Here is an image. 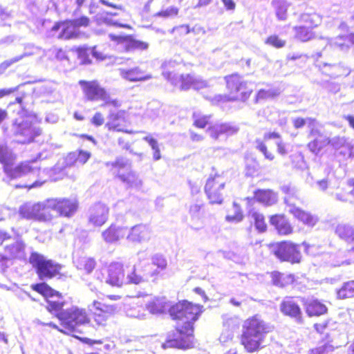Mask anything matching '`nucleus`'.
<instances>
[{"label": "nucleus", "instance_id": "1", "mask_svg": "<svg viewBox=\"0 0 354 354\" xmlns=\"http://www.w3.org/2000/svg\"><path fill=\"white\" fill-rule=\"evenodd\" d=\"M201 313L198 305L183 301L173 305L169 309L172 319L177 321L174 329L167 334L162 344L163 349L187 350L194 347V324Z\"/></svg>", "mask_w": 354, "mask_h": 354}, {"label": "nucleus", "instance_id": "2", "mask_svg": "<svg viewBox=\"0 0 354 354\" xmlns=\"http://www.w3.org/2000/svg\"><path fill=\"white\" fill-rule=\"evenodd\" d=\"M127 266L120 261H112L105 267L103 279L104 283L111 288H122L127 285H140L147 281L156 282L158 272L147 270V266L140 263L134 264L127 272Z\"/></svg>", "mask_w": 354, "mask_h": 354}, {"label": "nucleus", "instance_id": "3", "mask_svg": "<svg viewBox=\"0 0 354 354\" xmlns=\"http://www.w3.org/2000/svg\"><path fill=\"white\" fill-rule=\"evenodd\" d=\"M274 328L261 315L250 316L243 322L239 343L248 353L258 352L266 346V336Z\"/></svg>", "mask_w": 354, "mask_h": 354}, {"label": "nucleus", "instance_id": "4", "mask_svg": "<svg viewBox=\"0 0 354 354\" xmlns=\"http://www.w3.org/2000/svg\"><path fill=\"white\" fill-rule=\"evenodd\" d=\"M17 155L8 146L0 145V163L5 174L10 179L21 178L28 173L39 176L41 168L36 160H29L16 164Z\"/></svg>", "mask_w": 354, "mask_h": 354}, {"label": "nucleus", "instance_id": "5", "mask_svg": "<svg viewBox=\"0 0 354 354\" xmlns=\"http://www.w3.org/2000/svg\"><path fill=\"white\" fill-rule=\"evenodd\" d=\"M292 27L294 37L300 42H308L317 37L315 30L322 24V17L315 12L295 13Z\"/></svg>", "mask_w": 354, "mask_h": 354}, {"label": "nucleus", "instance_id": "6", "mask_svg": "<svg viewBox=\"0 0 354 354\" xmlns=\"http://www.w3.org/2000/svg\"><path fill=\"white\" fill-rule=\"evenodd\" d=\"M227 90L226 100L227 102H247L250 98L253 89L249 86L248 82L237 72L223 77Z\"/></svg>", "mask_w": 354, "mask_h": 354}, {"label": "nucleus", "instance_id": "7", "mask_svg": "<svg viewBox=\"0 0 354 354\" xmlns=\"http://www.w3.org/2000/svg\"><path fill=\"white\" fill-rule=\"evenodd\" d=\"M57 318L62 326L61 333L73 336L78 332L77 326L88 324L91 321L87 310L77 306L66 309L63 313L58 314Z\"/></svg>", "mask_w": 354, "mask_h": 354}, {"label": "nucleus", "instance_id": "8", "mask_svg": "<svg viewBox=\"0 0 354 354\" xmlns=\"http://www.w3.org/2000/svg\"><path fill=\"white\" fill-rule=\"evenodd\" d=\"M15 135L19 137L21 144H30L42 134L41 121L35 115L25 114L16 119L13 124Z\"/></svg>", "mask_w": 354, "mask_h": 354}, {"label": "nucleus", "instance_id": "9", "mask_svg": "<svg viewBox=\"0 0 354 354\" xmlns=\"http://www.w3.org/2000/svg\"><path fill=\"white\" fill-rule=\"evenodd\" d=\"M85 99L89 102H102L103 107L118 108L121 102L118 99H112L106 89L102 86L96 80H84L78 82Z\"/></svg>", "mask_w": 354, "mask_h": 354}, {"label": "nucleus", "instance_id": "10", "mask_svg": "<svg viewBox=\"0 0 354 354\" xmlns=\"http://www.w3.org/2000/svg\"><path fill=\"white\" fill-rule=\"evenodd\" d=\"M91 21L86 16L77 19H65L56 21L51 28L54 32L59 31L57 38L62 40H69L78 38L80 36L79 28L87 27Z\"/></svg>", "mask_w": 354, "mask_h": 354}, {"label": "nucleus", "instance_id": "11", "mask_svg": "<svg viewBox=\"0 0 354 354\" xmlns=\"http://www.w3.org/2000/svg\"><path fill=\"white\" fill-rule=\"evenodd\" d=\"M29 263L35 269L40 279H51L60 274L62 266L38 252H34L30 254Z\"/></svg>", "mask_w": 354, "mask_h": 354}, {"label": "nucleus", "instance_id": "12", "mask_svg": "<svg viewBox=\"0 0 354 354\" xmlns=\"http://www.w3.org/2000/svg\"><path fill=\"white\" fill-rule=\"evenodd\" d=\"M273 247L274 255L281 262H288L290 264H298L301 262L302 254L300 245L292 241L284 240L271 243Z\"/></svg>", "mask_w": 354, "mask_h": 354}, {"label": "nucleus", "instance_id": "13", "mask_svg": "<svg viewBox=\"0 0 354 354\" xmlns=\"http://www.w3.org/2000/svg\"><path fill=\"white\" fill-rule=\"evenodd\" d=\"M226 180L218 174L209 176L207 178L204 191L207 199L212 204H221L227 194L225 188Z\"/></svg>", "mask_w": 354, "mask_h": 354}, {"label": "nucleus", "instance_id": "14", "mask_svg": "<svg viewBox=\"0 0 354 354\" xmlns=\"http://www.w3.org/2000/svg\"><path fill=\"white\" fill-rule=\"evenodd\" d=\"M19 214L21 218L37 221H49L53 218L47 209L46 201L36 203H24L19 209Z\"/></svg>", "mask_w": 354, "mask_h": 354}, {"label": "nucleus", "instance_id": "15", "mask_svg": "<svg viewBox=\"0 0 354 354\" xmlns=\"http://www.w3.org/2000/svg\"><path fill=\"white\" fill-rule=\"evenodd\" d=\"M47 209L50 215L56 211L60 216L71 218L77 212L79 203L69 198H54L46 200Z\"/></svg>", "mask_w": 354, "mask_h": 354}, {"label": "nucleus", "instance_id": "16", "mask_svg": "<svg viewBox=\"0 0 354 354\" xmlns=\"http://www.w3.org/2000/svg\"><path fill=\"white\" fill-rule=\"evenodd\" d=\"M106 165L113 175H114L115 178L119 179L122 183L132 186L137 182V175L131 170L128 162L122 158H117L113 162H107Z\"/></svg>", "mask_w": 354, "mask_h": 354}, {"label": "nucleus", "instance_id": "17", "mask_svg": "<svg viewBox=\"0 0 354 354\" xmlns=\"http://www.w3.org/2000/svg\"><path fill=\"white\" fill-rule=\"evenodd\" d=\"M295 201H299L302 203V200L297 192H288L284 197V203L289 206H293L290 212L296 219L301 222L304 225L310 227L314 226L317 221V218L313 216L310 212L295 207Z\"/></svg>", "mask_w": 354, "mask_h": 354}, {"label": "nucleus", "instance_id": "18", "mask_svg": "<svg viewBox=\"0 0 354 354\" xmlns=\"http://www.w3.org/2000/svg\"><path fill=\"white\" fill-rule=\"evenodd\" d=\"M131 124L129 115L124 110H120L117 112H111L108 115V121L105 127L109 131L131 133L128 130Z\"/></svg>", "mask_w": 354, "mask_h": 354}, {"label": "nucleus", "instance_id": "19", "mask_svg": "<svg viewBox=\"0 0 354 354\" xmlns=\"http://www.w3.org/2000/svg\"><path fill=\"white\" fill-rule=\"evenodd\" d=\"M109 39L117 45L122 44L125 52H131L135 50H144L149 47L148 43L136 39L132 35H117L109 34Z\"/></svg>", "mask_w": 354, "mask_h": 354}, {"label": "nucleus", "instance_id": "20", "mask_svg": "<svg viewBox=\"0 0 354 354\" xmlns=\"http://www.w3.org/2000/svg\"><path fill=\"white\" fill-rule=\"evenodd\" d=\"M331 147L335 155L340 160H346L354 158V146L345 136H336L332 140Z\"/></svg>", "mask_w": 354, "mask_h": 354}, {"label": "nucleus", "instance_id": "21", "mask_svg": "<svg viewBox=\"0 0 354 354\" xmlns=\"http://www.w3.org/2000/svg\"><path fill=\"white\" fill-rule=\"evenodd\" d=\"M309 136L313 139L308 142L307 148L313 153L317 155L321 151L328 145L331 146L333 138L324 136L318 129L313 127L310 132Z\"/></svg>", "mask_w": 354, "mask_h": 354}, {"label": "nucleus", "instance_id": "22", "mask_svg": "<svg viewBox=\"0 0 354 354\" xmlns=\"http://www.w3.org/2000/svg\"><path fill=\"white\" fill-rule=\"evenodd\" d=\"M245 200L248 203L253 201L263 206L270 207L277 203L278 197L271 189H257L254 191L252 197H247Z\"/></svg>", "mask_w": 354, "mask_h": 354}, {"label": "nucleus", "instance_id": "23", "mask_svg": "<svg viewBox=\"0 0 354 354\" xmlns=\"http://www.w3.org/2000/svg\"><path fill=\"white\" fill-rule=\"evenodd\" d=\"M270 223L281 236H288L293 233L294 227L284 214H275L269 218Z\"/></svg>", "mask_w": 354, "mask_h": 354}, {"label": "nucleus", "instance_id": "24", "mask_svg": "<svg viewBox=\"0 0 354 354\" xmlns=\"http://www.w3.org/2000/svg\"><path fill=\"white\" fill-rule=\"evenodd\" d=\"M280 310L286 316L303 322L302 310L292 297H286L280 304Z\"/></svg>", "mask_w": 354, "mask_h": 354}, {"label": "nucleus", "instance_id": "25", "mask_svg": "<svg viewBox=\"0 0 354 354\" xmlns=\"http://www.w3.org/2000/svg\"><path fill=\"white\" fill-rule=\"evenodd\" d=\"M93 306L95 307V312L93 314L94 322L98 326H105L111 316L115 312L113 306H109L98 301H93Z\"/></svg>", "mask_w": 354, "mask_h": 354}, {"label": "nucleus", "instance_id": "26", "mask_svg": "<svg viewBox=\"0 0 354 354\" xmlns=\"http://www.w3.org/2000/svg\"><path fill=\"white\" fill-rule=\"evenodd\" d=\"M89 151L78 149L68 153L63 158V169L84 165L91 158Z\"/></svg>", "mask_w": 354, "mask_h": 354}, {"label": "nucleus", "instance_id": "27", "mask_svg": "<svg viewBox=\"0 0 354 354\" xmlns=\"http://www.w3.org/2000/svg\"><path fill=\"white\" fill-rule=\"evenodd\" d=\"M281 135L276 131L267 132L263 134V139L257 138L255 140V147L260 151L264 156V158L269 161H274L275 160V154L273 151L268 149L266 141L272 139H280Z\"/></svg>", "mask_w": 354, "mask_h": 354}, {"label": "nucleus", "instance_id": "28", "mask_svg": "<svg viewBox=\"0 0 354 354\" xmlns=\"http://www.w3.org/2000/svg\"><path fill=\"white\" fill-rule=\"evenodd\" d=\"M109 208L107 205L98 203L92 208L88 222L92 225L100 227L103 225L108 220Z\"/></svg>", "mask_w": 354, "mask_h": 354}, {"label": "nucleus", "instance_id": "29", "mask_svg": "<svg viewBox=\"0 0 354 354\" xmlns=\"http://www.w3.org/2000/svg\"><path fill=\"white\" fill-rule=\"evenodd\" d=\"M119 73L124 80L131 82H142L152 78L151 75L145 74L138 66L131 68L122 67L119 68Z\"/></svg>", "mask_w": 354, "mask_h": 354}, {"label": "nucleus", "instance_id": "30", "mask_svg": "<svg viewBox=\"0 0 354 354\" xmlns=\"http://www.w3.org/2000/svg\"><path fill=\"white\" fill-rule=\"evenodd\" d=\"M126 230V227L112 223L102 232V236L105 242L113 243L124 237Z\"/></svg>", "mask_w": 354, "mask_h": 354}, {"label": "nucleus", "instance_id": "31", "mask_svg": "<svg viewBox=\"0 0 354 354\" xmlns=\"http://www.w3.org/2000/svg\"><path fill=\"white\" fill-rule=\"evenodd\" d=\"M248 218L250 225L253 226L259 233H264L267 231L268 224L263 213L252 209L248 212Z\"/></svg>", "mask_w": 354, "mask_h": 354}, {"label": "nucleus", "instance_id": "32", "mask_svg": "<svg viewBox=\"0 0 354 354\" xmlns=\"http://www.w3.org/2000/svg\"><path fill=\"white\" fill-rule=\"evenodd\" d=\"M178 85L180 90L187 91L193 88L194 89H199L206 86L205 81L198 80L195 79L190 74H182L178 78Z\"/></svg>", "mask_w": 354, "mask_h": 354}, {"label": "nucleus", "instance_id": "33", "mask_svg": "<svg viewBox=\"0 0 354 354\" xmlns=\"http://www.w3.org/2000/svg\"><path fill=\"white\" fill-rule=\"evenodd\" d=\"M272 283L279 288H285L296 282V277L293 274H286L277 270L270 273Z\"/></svg>", "mask_w": 354, "mask_h": 354}, {"label": "nucleus", "instance_id": "34", "mask_svg": "<svg viewBox=\"0 0 354 354\" xmlns=\"http://www.w3.org/2000/svg\"><path fill=\"white\" fill-rule=\"evenodd\" d=\"M305 310L310 317H319L328 311L326 306L318 299H311L304 303Z\"/></svg>", "mask_w": 354, "mask_h": 354}, {"label": "nucleus", "instance_id": "35", "mask_svg": "<svg viewBox=\"0 0 354 354\" xmlns=\"http://www.w3.org/2000/svg\"><path fill=\"white\" fill-rule=\"evenodd\" d=\"M32 290L42 295L46 300L50 297H56L58 299H63L62 294L52 288L46 283H38L31 286Z\"/></svg>", "mask_w": 354, "mask_h": 354}, {"label": "nucleus", "instance_id": "36", "mask_svg": "<svg viewBox=\"0 0 354 354\" xmlns=\"http://www.w3.org/2000/svg\"><path fill=\"white\" fill-rule=\"evenodd\" d=\"M142 266H147L148 272L156 271L158 272V279L160 277V271L165 270L167 267V261L165 257L162 254H156L151 258V264H143L140 263ZM157 279L156 281H157Z\"/></svg>", "mask_w": 354, "mask_h": 354}, {"label": "nucleus", "instance_id": "37", "mask_svg": "<svg viewBox=\"0 0 354 354\" xmlns=\"http://www.w3.org/2000/svg\"><path fill=\"white\" fill-rule=\"evenodd\" d=\"M148 229L142 224L136 225L132 227L127 235V239L131 242H141L148 236Z\"/></svg>", "mask_w": 354, "mask_h": 354}, {"label": "nucleus", "instance_id": "38", "mask_svg": "<svg viewBox=\"0 0 354 354\" xmlns=\"http://www.w3.org/2000/svg\"><path fill=\"white\" fill-rule=\"evenodd\" d=\"M4 254L12 260L19 259L25 255V245L21 241H16L4 248Z\"/></svg>", "mask_w": 354, "mask_h": 354}, {"label": "nucleus", "instance_id": "39", "mask_svg": "<svg viewBox=\"0 0 354 354\" xmlns=\"http://www.w3.org/2000/svg\"><path fill=\"white\" fill-rule=\"evenodd\" d=\"M336 297L341 300L354 299V280H349L343 283L340 288L336 290Z\"/></svg>", "mask_w": 354, "mask_h": 354}, {"label": "nucleus", "instance_id": "40", "mask_svg": "<svg viewBox=\"0 0 354 354\" xmlns=\"http://www.w3.org/2000/svg\"><path fill=\"white\" fill-rule=\"evenodd\" d=\"M335 233L346 243H354V228L353 227L346 224H339L336 227Z\"/></svg>", "mask_w": 354, "mask_h": 354}, {"label": "nucleus", "instance_id": "41", "mask_svg": "<svg viewBox=\"0 0 354 354\" xmlns=\"http://www.w3.org/2000/svg\"><path fill=\"white\" fill-rule=\"evenodd\" d=\"M272 6L279 21H284L288 19V4L285 0H272Z\"/></svg>", "mask_w": 354, "mask_h": 354}, {"label": "nucleus", "instance_id": "42", "mask_svg": "<svg viewBox=\"0 0 354 354\" xmlns=\"http://www.w3.org/2000/svg\"><path fill=\"white\" fill-rule=\"evenodd\" d=\"M66 304V301L64 300H53V299H46V310L55 315L57 318V315L58 314L63 313L65 310H64V307Z\"/></svg>", "mask_w": 354, "mask_h": 354}, {"label": "nucleus", "instance_id": "43", "mask_svg": "<svg viewBox=\"0 0 354 354\" xmlns=\"http://www.w3.org/2000/svg\"><path fill=\"white\" fill-rule=\"evenodd\" d=\"M97 266L96 260L93 257H82L77 261V268L86 273H91Z\"/></svg>", "mask_w": 354, "mask_h": 354}, {"label": "nucleus", "instance_id": "44", "mask_svg": "<svg viewBox=\"0 0 354 354\" xmlns=\"http://www.w3.org/2000/svg\"><path fill=\"white\" fill-rule=\"evenodd\" d=\"M279 93L274 89L261 88L257 91L254 98L255 104H259L277 96Z\"/></svg>", "mask_w": 354, "mask_h": 354}, {"label": "nucleus", "instance_id": "45", "mask_svg": "<svg viewBox=\"0 0 354 354\" xmlns=\"http://www.w3.org/2000/svg\"><path fill=\"white\" fill-rule=\"evenodd\" d=\"M193 125L198 129H205L206 127L210 126L211 115H202L199 113L193 114Z\"/></svg>", "mask_w": 354, "mask_h": 354}, {"label": "nucleus", "instance_id": "46", "mask_svg": "<svg viewBox=\"0 0 354 354\" xmlns=\"http://www.w3.org/2000/svg\"><path fill=\"white\" fill-rule=\"evenodd\" d=\"M264 43L268 46L277 49L283 48L286 44V40L281 39L277 34L270 35L267 37L264 41Z\"/></svg>", "mask_w": 354, "mask_h": 354}, {"label": "nucleus", "instance_id": "47", "mask_svg": "<svg viewBox=\"0 0 354 354\" xmlns=\"http://www.w3.org/2000/svg\"><path fill=\"white\" fill-rule=\"evenodd\" d=\"M77 57L80 59L82 64H90L91 59L90 58L91 49L85 46L77 47L75 50Z\"/></svg>", "mask_w": 354, "mask_h": 354}, {"label": "nucleus", "instance_id": "48", "mask_svg": "<svg viewBox=\"0 0 354 354\" xmlns=\"http://www.w3.org/2000/svg\"><path fill=\"white\" fill-rule=\"evenodd\" d=\"M215 125L219 137L222 135H232L236 133L239 130L237 127L230 123H221Z\"/></svg>", "mask_w": 354, "mask_h": 354}, {"label": "nucleus", "instance_id": "49", "mask_svg": "<svg viewBox=\"0 0 354 354\" xmlns=\"http://www.w3.org/2000/svg\"><path fill=\"white\" fill-rule=\"evenodd\" d=\"M144 140L149 143L150 147L153 151V158L154 160H158L161 158L160 151L158 147V142L151 136H146Z\"/></svg>", "mask_w": 354, "mask_h": 354}, {"label": "nucleus", "instance_id": "50", "mask_svg": "<svg viewBox=\"0 0 354 354\" xmlns=\"http://www.w3.org/2000/svg\"><path fill=\"white\" fill-rule=\"evenodd\" d=\"M178 8L175 6H172L165 10H161L155 14V16L162 18H169L178 15Z\"/></svg>", "mask_w": 354, "mask_h": 354}, {"label": "nucleus", "instance_id": "51", "mask_svg": "<svg viewBox=\"0 0 354 354\" xmlns=\"http://www.w3.org/2000/svg\"><path fill=\"white\" fill-rule=\"evenodd\" d=\"M306 122L312 126H314L316 123V119L312 118L304 119L303 118L298 117L292 120L293 127L297 129L302 128L306 124Z\"/></svg>", "mask_w": 354, "mask_h": 354}, {"label": "nucleus", "instance_id": "52", "mask_svg": "<svg viewBox=\"0 0 354 354\" xmlns=\"http://www.w3.org/2000/svg\"><path fill=\"white\" fill-rule=\"evenodd\" d=\"M104 118L102 114L100 112L95 113L91 119V123L96 127H100L102 125L104 124Z\"/></svg>", "mask_w": 354, "mask_h": 354}, {"label": "nucleus", "instance_id": "53", "mask_svg": "<svg viewBox=\"0 0 354 354\" xmlns=\"http://www.w3.org/2000/svg\"><path fill=\"white\" fill-rule=\"evenodd\" d=\"M328 325V322L325 321L319 323H315L313 325L315 330L319 334H324Z\"/></svg>", "mask_w": 354, "mask_h": 354}, {"label": "nucleus", "instance_id": "54", "mask_svg": "<svg viewBox=\"0 0 354 354\" xmlns=\"http://www.w3.org/2000/svg\"><path fill=\"white\" fill-rule=\"evenodd\" d=\"M12 261L4 253H0V268L3 270L9 267V262Z\"/></svg>", "mask_w": 354, "mask_h": 354}, {"label": "nucleus", "instance_id": "55", "mask_svg": "<svg viewBox=\"0 0 354 354\" xmlns=\"http://www.w3.org/2000/svg\"><path fill=\"white\" fill-rule=\"evenodd\" d=\"M44 183V180H36L30 185H16L15 188H27L28 189H30L34 187H39L43 185Z\"/></svg>", "mask_w": 354, "mask_h": 354}, {"label": "nucleus", "instance_id": "56", "mask_svg": "<svg viewBox=\"0 0 354 354\" xmlns=\"http://www.w3.org/2000/svg\"><path fill=\"white\" fill-rule=\"evenodd\" d=\"M277 150L279 154L281 156H286L288 153L287 145L283 142H278L277 143Z\"/></svg>", "mask_w": 354, "mask_h": 354}, {"label": "nucleus", "instance_id": "57", "mask_svg": "<svg viewBox=\"0 0 354 354\" xmlns=\"http://www.w3.org/2000/svg\"><path fill=\"white\" fill-rule=\"evenodd\" d=\"M91 53L94 57L100 61L104 60L107 57L103 52L98 50L96 46L92 48Z\"/></svg>", "mask_w": 354, "mask_h": 354}, {"label": "nucleus", "instance_id": "58", "mask_svg": "<svg viewBox=\"0 0 354 354\" xmlns=\"http://www.w3.org/2000/svg\"><path fill=\"white\" fill-rule=\"evenodd\" d=\"M227 220L230 221H241L243 218L242 211H237L234 215H227Z\"/></svg>", "mask_w": 354, "mask_h": 354}, {"label": "nucleus", "instance_id": "59", "mask_svg": "<svg viewBox=\"0 0 354 354\" xmlns=\"http://www.w3.org/2000/svg\"><path fill=\"white\" fill-rule=\"evenodd\" d=\"M162 75L167 80L170 82L171 84H173L174 86L178 85L177 77H175L171 72H169V71L164 72L162 73Z\"/></svg>", "mask_w": 354, "mask_h": 354}, {"label": "nucleus", "instance_id": "60", "mask_svg": "<svg viewBox=\"0 0 354 354\" xmlns=\"http://www.w3.org/2000/svg\"><path fill=\"white\" fill-rule=\"evenodd\" d=\"M17 91V88H1L0 89V99L6 96L10 95Z\"/></svg>", "mask_w": 354, "mask_h": 354}, {"label": "nucleus", "instance_id": "61", "mask_svg": "<svg viewBox=\"0 0 354 354\" xmlns=\"http://www.w3.org/2000/svg\"><path fill=\"white\" fill-rule=\"evenodd\" d=\"M207 131L209 133V136L214 139H218L219 138V135L217 132V129L216 128V125H210L207 128Z\"/></svg>", "mask_w": 354, "mask_h": 354}, {"label": "nucleus", "instance_id": "62", "mask_svg": "<svg viewBox=\"0 0 354 354\" xmlns=\"http://www.w3.org/2000/svg\"><path fill=\"white\" fill-rule=\"evenodd\" d=\"M225 8L228 10H233L236 8V3L233 0H221Z\"/></svg>", "mask_w": 354, "mask_h": 354}, {"label": "nucleus", "instance_id": "63", "mask_svg": "<svg viewBox=\"0 0 354 354\" xmlns=\"http://www.w3.org/2000/svg\"><path fill=\"white\" fill-rule=\"evenodd\" d=\"M8 209L3 205H0V221L5 220L8 216Z\"/></svg>", "mask_w": 354, "mask_h": 354}, {"label": "nucleus", "instance_id": "64", "mask_svg": "<svg viewBox=\"0 0 354 354\" xmlns=\"http://www.w3.org/2000/svg\"><path fill=\"white\" fill-rule=\"evenodd\" d=\"M346 185L350 189L348 194L354 198V178H350L346 182Z\"/></svg>", "mask_w": 354, "mask_h": 354}]
</instances>
